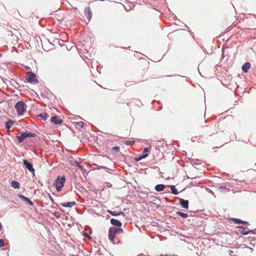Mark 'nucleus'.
Returning <instances> with one entry per match:
<instances>
[{
    "mask_svg": "<svg viewBox=\"0 0 256 256\" xmlns=\"http://www.w3.org/2000/svg\"><path fill=\"white\" fill-rule=\"evenodd\" d=\"M246 248H250V250H252V251H253V248H250V247H248V246H246Z\"/></svg>",
    "mask_w": 256,
    "mask_h": 256,
    "instance_id": "obj_46",
    "label": "nucleus"
},
{
    "mask_svg": "<svg viewBox=\"0 0 256 256\" xmlns=\"http://www.w3.org/2000/svg\"><path fill=\"white\" fill-rule=\"evenodd\" d=\"M48 198H49L50 199V201L52 202L53 204H56V206H58V204H56L54 202V198H52V196H51V195H50V194H48Z\"/></svg>",
    "mask_w": 256,
    "mask_h": 256,
    "instance_id": "obj_29",
    "label": "nucleus"
},
{
    "mask_svg": "<svg viewBox=\"0 0 256 256\" xmlns=\"http://www.w3.org/2000/svg\"><path fill=\"white\" fill-rule=\"evenodd\" d=\"M84 14L88 21H90L92 18V12L90 7H86L84 8Z\"/></svg>",
    "mask_w": 256,
    "mask_h": 256,
    "instance_id": "obj_11",
    "label": "nucleus"
},
{
    "mask_svg": "<svg viewBox=\"0 0 256 256\" xmlns=\"http://www.w3.org/2000/svg\"><path fill=\"white\" fill-rule=\"evenodd\" d=\"M84 173H86V170H84Z\"/></svg>",
    "mask_w": 256,
    "mask_h": 256,
    "instance_id": "obj_55",
    "label": "nucleus"
},
{
    "mask_svg": "<svg viewBox=\"0 0 256 256\" xmlns=\"http://www.w3.org/2000/svg\"><path fill=\"white\" fill-rule=\"evenodd\" d=\"M236 228H238V230L237 232L244 236H246L250 233H254L253 230H248L246 227H244L242 226H238Z\"/></svg>",
    "mask_w": 256,
    "mask_h": 256,
    "instance_id": "obj_7",
    "label": "nucleus"
},
{
    "mask_svg": "<svg viewBox=\"0 0 256 256\" xmlns=\"http://www.w3.org/2000/svg\"><path fill=\"white\" fill-rule=\"evenodd\" d=\"M149 151V149L148 148H144L143 150V153L148 154L147 152Z\"/></svg>",
    "mask_w": 256,
    "mask_h": 256,
    "instance_id": "obj_35",
    "label": "nucleus"
},
{
    "mask_svg": "<svg viewBox=\"0 0 256 256\" xmlns=\"http://www.w3.org/2000/svg\"><path fill=\"white\" fill-rule=\"evenodd\" d=\"M112 150L116 152H118L120 150V147L118 146H114L112 148Z\"/></svg>",
    "mask_w": 256,
    "mask_h": 256,
    "instance_id": "obj_28",
    "label": "nucleus"
},
{
    "mask_svg": "<svg viewBox=\"0 0 256 256\" xmlns=\"http://www.w3.org/2000/svg\"><path fill=\"white\" fill-rule=\"evenodd\" d=\"M130 46L128 47V49L130 50Z\"/></svg>",
    "mask_w": 256,
    "mask_h": 256,
    "instance_id": "obj_53",
    "label": "nucleus"
},
{
    "mask_svg": "<svg viewBox=\"0 0 256 256\" xmlns=\"http://www.w3.org/2000/svg\"><path fill=\"white\" fill-rule=\"evenodd\" d=\"M136 141L134 140H126L124 142V144L127 146H132L135 143Z\"/></svg>",
    "mask_w": 256,
    "mask_h": 256,
    "instance_id": "obj_22",
    "label": "nucleus"
},
{
    "mask_svg": "<svg viewBox=\"0 0 256 256\" xmlns=\"http://www.w3.org/2000/svg\"><path fill=\"white\" fill-rule=\"evenodd\" d=\"M76 124L80 128H82L84 126V124L82 122H76Z\"/></svg>",
    "mask_w": 256,
    "mask_h": 256,
    "instance_id": "obj_27",
    "label": "nucleus"
},
{
    "mask_svg": "<svg viewBox=\"0 0 256 256\" xmlns=\"http://www.w3.org/2000/svg\"><path fill=\"white\" fill-rule=\"evenodd\" d=\"M117 230L118 231V234H122L124 232V230L120 227L118 228L117 227Z\"/></svg>",
    "mask_w": 256,
    "mask_h": 256,
    "instance_id": "obj_31",
    "label": "nucleus"
},
{
    "mask_svg": "<svg viewBox=\"0 0 256 256\" xmlns=\"http://www.w3.org/2000/svg\"><path fill=\"white\" fill-rule=\"evenodd\" d=\"M2 56V54H0V58H1Z\"/></svg>",
    "mask_w": 256,
    "mask_h": 256,
    "instance_id": "obj_51",
    "label": "nucleus"
},
{
    "mask_svg": "<svg viewBox=\"0 0 256 256\" xmlns=\"http://www.w3.org/2000/svg\"><path fill=\"white\" fill-rule=\"evenodd\" d=\"M181 76V77H184L183 76H180L179 74L168 75V76H165L166 77H171V76Z\"/></svg>",
    "mask_w": 256,
    "mask_h": 256,
    "instance_id": "obj_37",
    "label": "nucleus"
},
{
    "mask_svg": "<svg viewBox=\"0 0 256 256\" xmlns=\"http://www.w3.org/2000/svg\"><path fill=\"white\" fill-rule=\"evenodd\" d=\"M230 220L234 224H244L248 226L250 224L249 222L246 221L242 220L238 218H230Z\"/></svg>",
    "mask_w": 256,
    "mask_h": 256,
    "instance_id": "obj_8",
    "label": "nucleus"
},
{
    "mask_svg": "<svg viewBox=\"0 0 256 256\" xmlns=\"http://www.w3.org/2000/svg\"><path fill=\"white\" fill-rule=\"evenodd\" d=\"M52 122L55 124H60L62 123L63 120L62 119H60L58 117L55 115L51 118Z\"/></svg>",
    "mask_w": 256,
    "mask_h": 256,
    "instance_id": "obj_12",
    "label": "nucleus"
},
{
    "mask_svg": "<svg viewBox=\"0 0 256 256\" xmlns=\"http://www.w3.org/2000/svg\"><path fill=\"white\" fill-rule=\"evenodd\" d=\"M11 186L14 188L18 189L20 187V184L16 180H12L11 182Z\"/></svg>",
    "mask_w": 256,
    "mask_h": 256,
    "instance_id": "obj_20",
    "label": "nucleus"
},
{
    "mask_svg": "<svg viewBox=\"0 0 256 256\" xmlns=\"http://www.w3.org/2000/svg\"><path fill=\"white\" fill-rule=\"evenodd\" d=\"M14 121L12 119L8 118L6 122H5V128L8 130H9L10 128L12 127L13 124H14Z\"/></svg>",
    "mask_w": 256,
    "mask_h": 256,
    "instance_id": "obj_14",
    "label": "nucleus"
},
{
    "mask_svg": "<svg viewBox=\"0 0 256 256\" xmlns=\"http://www.w3.org/2000/svg\"><path fill=\"white\" fill-rule=\"evenodd\" d=\"M122 215L124 216H126L125 214L122 211L118 212V216Z\"/></svg>",
    "mask_w": 256,
    "mask_h": 256,
    "instance_id": "obj_33",
    "label": "nucleus"
},
{
    "mask_svg": "<svg viewBox=\"0 0 256 256\" xmlns=\"http://www.w3.org/2000/svg\"><path fill=\"white\" fill-rule=\"evenodd\" d=\"M60 210H62V212H64V210H63L61 208H60Z\"/></svg>",
    "mask_w": 256,
    "mask_h": 256,
    "instance_id": "obj_50",
    "label": "nucleus"
},
{
    "mask_svg": "<svg viewBox=\"0 0 256 256\" xmlns=\"http://www.w3.org/2000/svg\"><path fill=\"white\" fill-rule=\"evenodd\" d=\"M74 165L81 170H83L84 168L81 164L78 161H74Z\"/></svg>",
    "mask_w": 256,
    "mask_h": 256,
    "instance_id": "obj_25",
    "label": "nucleus"
},
{
    "mask_svg": "<svg viewBox=\"0 0 256 256\" xmlns=\"http://www.w3.org/2000/svg\"><path fill=\"white\" fill-rule=\"evenodd\" d=\"M254 230V232L253 234H256V228L255 230Z\"/></svg>",
    "mask_w": 256,
    "mask_h": 256,
    "instance_id": "obj_43",
    "label": "nucleus"
},
{
    "mask_svg": "<svg viewBox=\"0 0 256 256\" xmlns=\"http://www.w3.org/2000/svg\"><path fill=\"white\" fill-rule=\"evenodd\" d=\"M26 78L28 82L31 84H36L38 82L36 78V74L32 72H27Z\"/></svg>",
    "mask_w": 256,
    "mask_h": 256,
    "instance_id": "obj_5",
    "label": "nucleus"
},
{
    "mask_svg": "<svg viewBox=\"0 0 256 256\" xmlns=\"http://www.w3.org/2000/svg\"><path fill=\"white\" fill-rule=\"evenodd\" d=\"M23 164L26 169L32 173L33 177H36L35 170L33 167L32 164L28 162L27 160L24 159L23 160Z\"/></svg>",
    "mask_w": 256,
    "mask_h": 256,
    "instance_id": "obj_6",
    "label": "nucleus"
},
{
    "mask_svg": "<svg viewBox=\"0 0 256 256\" xmlns=\"http://www.w3.org/2000/svg\"><path fill=\"white\" fill-rule=\"evenodd\" d=\"M102 168H104V169H106V168H106V166H102Z\"/></svg>",
    "mask_w": 256,
    "mask_h": 256,
    "instance_id": "obj_48",
    "label": "nucleus"
},
{
    "mask_svg": "<svg viewBox=\"0 0 256 256\" xmlns=\"http://www.w3.org/2000/svg\"><path fill=\"white\" fill-rule=\"evenodd\" d=\"M84 173H86V170H84Z\"/></svg>",
    "mask_w": 256,
    "mask_h": 256,
    "instance_id": "obj_54",
    "label": "nucleus"
},
{
    "mask_svg": "<svg viewBox=\"0 0 256 256\" xmlns=\"http://www.w3.org/2000/svg\"><path fill=\"white\" fill-rule=\"evenodd\" d=\"M84 173H86V170H84Z\"/></svg>",
    "mask_w": 256,
    "mask_h": 256,
    "instance_id": "obj_56",
    "label": "nucleus"
},
{
    "mask_svg": "<svg viewBox=\"0 0 256 256\" xmlns=\"http://www.w3.org/2000/svg\"><path fill=\"white\" fill-rule=\"evenodd\" d=\"M250 66V64L249 62H246L242 66V69L244 72H247Z\"/></svg>",
    "mask_w": 256,
    "mask_h": 256,
    "instance_id": "obj_17",
    "label": "nucleus"
},
{
    "mask_svg": "<svg viewBox=\"0 0 256 256\" xmlns=\"http://www.w3.org/2000/svg\"><path fill=\"white\" fill-rule=\"evenodd\" d=\"M27 106L22 100H19L16 102L14 108L19 116H22L26 111Z\"/></svg>",
    "mask_w": 256,
    "mask_h": 256,
    "instance_id": "obj_2",
    "label": "nucleus"
},
{
    "mask_svg": "<svg viewBox=\"0 0 256 256\" xmlns=\"http://www.w3.org/2000/svg\"><path fill=\"white\" fill-rule=\"evenodd\" d=\"M82 235L88 238V240H92V237L91 236H90L85 231H82Z\"/></svg>",
    "mask_w": 256,
    "mask_h": 256,
    "instance_id": "obj_23",
    "label": "nucleus"
},
{
    "mask_svg": "<svg viewBox=\"0 0 256 256\" xmlns=\"http://www.w3.org/2000/svg\"><path fill=\"white\" fill-rule=\"evenodd\" d=\"M196 161H197V162H198V161H199V160H198V159H196Z\"/></svg>",
    "mask_w": 256,
    "mask_h": 256,
    "instance_id": "obj_52",
    "label": "nucleus"
},
{
    "mask_svg": "<svg viewBox=\"0 0 256 256\" xmlns=\"http://www.w3.org/2000/svg\"><path fill=\"white\" fill-rule=\"evenodd\" d=\"M220 189H222V190H226V186H220Z\"/></svg>",
    "mask_w": 256,
    "mask_h": 256,
    "instance_id": "obj_38",
    "label": "nucleus"
},
{
    "mask_svg": "<svg viewBox=\"0 0 256 256\" xmlns=\"http://www.w3.org/2000/svg\"><path fill=\"white\" fill-rule=\"evenodd\" d=\"M60 204L66 208H72L76 204V202L74 201L69 202H62Z\"/></svg>",
    "mask_w": 256,
    "mask_h": 256,
    "instance_id": "obj_15",
    "label": "nucleus"
},
{
    "mask_svg": "<svg viewBox=\"0 0 256 256\" xmlns=\"http://www.w3.org/2000/svg\"><path fill=\"white\" fill-rule=\"evenodd\" d=\"M222 54H224V48H222Z\"/></svg>",
    "mask_w": 256,
    "mask_h": 256,
    "instance_id": "obj_49",
    "label": "nucleus"
},
{
    "mask_svg": "<svg viewBox=\"0 0 256 256\" xmlns=\"http://www.w3.org/2000/svg\"><path fill=\"white\" fill-rule=\"evenodd\" d=\"M18 197L23 202H26V204H28V205L30 206H33L34 204V202L25 196H24L18 194Z\"/></svg>",
    "mask_w": 256,
    "mask_h": 256,
    "instance_id": "obj_10",
    "label": "nucleus"
},
{
    "mask_svg": "<svg viewBox=\"0 0 256 256\" xmlns=\"http://www.w3.org/2000/svg\"><path fill=\"white\" fill-rule=\"evenodd\" d=\"M190 34L192 35V36H193L194 33L192 32H190Z\"/></svg>",
    "mask_w": 256,
    "mask_h": 256,
    "instance_id": "obj_44",
    "label": "nucleus"
},
{
    "mask_svg": "<svg viewBox=\"0 0 256 256\" xmlns=\"http://www.w3.org/2000/svg\"><path fill=\"white\" fill-rule=\"evenodd\" d=\"M52 214L54 215L57 218H59L61 216V213L58 211L54 212Z\"/></svg>",
    "mask_w": 256,
    "mask_h": 256,
    "instance_id": "obj_24",
    "label": "nucleus"
},
{
    "mask_svg": "<svg viewBox=\"0 0 256 256\" xmlns=\"http://www.w3.org/2000/svg\"><path fill=\"white\" fill-rule=\"evenodd\" d=\"M7 249H8V248H2V250H6Z\"/></svg>",
    "mask_w": 256,
    "mask_h": 256,
    "instance_id": "obj_42",
    "label": "nucleus"
},
{
    "mask_svg": "<svg viewBox=\"0 0 256 256\" xmlns=\"http://www.w3.org/2000/svg\"><path fill=\"white\" fill-rule=\"evenodd\" d=\"M66 180V179L64 176H58L54 180V185L55 186L58 192L62 190V187L64 185Z\"/></svg>",
    "mask_w": 256,
    "mask_h": 256,
    "instance_id": "obj_1",
    "label": "nucleus"
},
{
    "mask_svg": "<svg viewBox=\"0 0 256 256\" xmlns=\"http://www.w3.org/2000/svg\"><path fill=\"white\" fill-rule=\"evenodd\" d=\"M36 134L35 133L26 131L25 132H22L20 135L17 134L16 138L18 139V143L20 144L24 140L28 138H34L36 137Z\"/></svg>",
    "mask_w": 256,
    "mask_h": 256,
    "instance_id": "obj_3",
    "label": "nucleus"
},
{
    "mask_svg": "<svg viewBox=\"0 0 256 256\" xmlns=\"http://www.w3.org/2000/svg\"><path fill=\"white\" fill-rule=\"evenodd\" d=\"M168 256V254H160V255L159 256Z\"/></svg>",
    "mask_w": 256,
    "mask_h": 256,
    "instance_id": "obj_41",
    "label": "nucleus"
},
{
    "mask_svg": "<svg viewBox=\"0 0 256 256\" xmlns=\"http://www.w3.org/2000/svg\"><path fill=\"white\" fill-rule=\"evenodd\" d=\"M110 222L112 225L114 226H113L120 227L122 226V223L120 220H118L117 219H114V218H112L110 220Z\"/></svg>",
    "mask_w": 256,
    "mask_h": 256,
    "instance_id": "obj_13",
    "label": "nucleus"
},
{
    "mask_svg": "<svg viewBox=\"0 0 256 256\" xmlns=\"http://www.w3.org/2000/svg\"><path fill=\"white\" fill-rule=\"evenodd\" d=\"M118 234H119L118 232V231L117 230V227L111 226L109 228L108 237L110 241L113 244H118L120 242V241L116 242L114 240L116 236Z\"/></svg>",
    "mask_w": 256,
    "mask_h": 256,
    "instance_id": "obj_4",
    "label": "nucleus"
},
{
    "mask_svg": "<svg viewBox=\"0 0 256 256\" xmlns=\"http://www.w3.org/2000/svg\"><path fill=\"white\" fill-rule=\"evenodd\" d=\"M76 188H81L82 189H84V188L83 187V186L80 183V182H77L76 184Z\"/></svg>",
    "mask_w": 256,
    "mask_h": 256,
    "instance_id": "obj_30",
    "label": "nucleus"
},
{
    "mask_svg": "<svg viewBox=\"0 0 256 256\" xmlns=\"http://www.w3.org/2000/svg\"><path fill=\"white\" fill-rule=\"evenodd\" d=\"M176 200H179V204L184 208L188 209L189 206V202L188 200H185L182 198H176Z\"/></svg>",
    "mask_w": 256,
    "mask_h": 256,
    "instance_id": "obj_9",
    "label": "nucleus"
},
{
    "mask_svg": "<svg viewBox=\"0 0 256 256\" xmlns=\"http://www.w3.org/2000/svg\"><path fill=\"white\" fill-rule=\"evenodd\" d=\"M193 213H196V212H192Z\"/></svg>",
    "mask_w": 256,
    "mask_h": 256,
    "instance_id": "obj_58",
    "label": "nucleus"
},
{
    "mask_svg": "<svg viewBox=\"0 0 256 256\" xmlns=\"http://www.w3.org/2000/svg\"><path fill=\"white\" fill-rule=\"evenodd\" d=\"M168 186L170 188V192L174 195H178L180 192L178 190L174 185H170Z\"/></svg>",
    "mask_w": 256,
    "mask_h": 256,
    "instance_id": "obj_18",
    "label": "nucleus"
},
{
    "mask_svg": "<svg viewBox=\"0 0 256 256\" xmlns=\"http://www.w3.org/2000/svg\"><path fill=\"white\" fill-rule=\"evenodd\" d=\"M84 173H86V170H84Z\"/></svg>",
    "mask_w": 256,
    "mask_h": 256,
    "instance_id": "obj_57",
    "label": "nucleus"
},
{
    "mask_svg": "<svg viewBox=\"0 0 256 256\" xmlns=\"http://www.w3.org/2000/svg\"><path fill=\"white\" fill-rule=\"evenodd\" d=\"M164 199H165V200H166V202H172V200H169V199H168V198H164Z\"/></svg>",
    "mask_w": 256,
    "mask_h": 256,
    "instance_id": "obj_39",
    "label": "nucleus"
},
{
    "mask_svg": "<svg viewBox=\"0 0 256 256\" xmlns=\"http://www.w3.org/2000/svg\"><path fill=\"white\" fill-rule=\"evenodd\" d=\"M134 160H135L136 162H139V161L141 160H142V158H141L140 156H138V157H136V158H135Z\"/></svg>",
    "mask_w": 256,
    "mask_h": 256,
    "instance_id": "obj_36",
    "label": "nucleus"
},
{
    "mask_svg": "<svg viewBox=\"0 0 256 256\" xmlns=\"http://www.w3.org/2000/svg\"><path fill=\"white\" fill-rule=\"evenodd\" d=\"M108 212L113 216H118V212L108 210Z\"/></svg>",
    "mask_w": 256,
    "mask_h": 256,
    "instance_id": "obj_26",
    "label": "nucleus"
},
{
    "mask_svg": "<svg viewBox=\"0 0 256 256\" xmlns=\"http://www.w3.org/2000/svg\"><path fill=\"white\" fill-rule=\"evenodd\" d=\"M166 186L164 184H158L155 186L154 190L158 192H160L164 190Z\"/></svg>",
    "mask_w": 256,
    "mask_h": 256,
    "instance_id": "obj_16",
    "label": "nucleus"
},
{
    "mask_svg": "<svg viewBox=\"0 0 256 256\" xmlns=\"http://www.w3.org/2000/svg\"><path fill=\"white\" fill-rule=\"evenodd\" d=\"M176 214L180 216L183 218H186L188 216V214L186 213L182 212L180 211H178L176 212Z\"/></svg>",
    "mask_w": 256,
    "mask_h": 256,
    "instance_id": "obj_21",
    "label": "nucleus"
},
{
    "mask_svg": "<svg viewBox=\"0 0 256 256\" xmlns=\"http://www.w3.org/2000/svg\"><path fill=\"white\" fill-rule=\"evenodd\" d=\"M176 198H175L174 200L173 201H172L171 202L174 203L176 202Z\"/></svg>",
    "mask_w": 256,
    "mask_h": 256,
    "instance_id": "obj_47",
    "label": "nucleus"
},
{
    "mask_svg": "<svg viewBox=\"0 0 256 256\" xmlns=\"http://www.w3.org/2000/svg\"><path fill=\"white\" fill-rule=\"evenodd\" d=\"M38 117L46 121L48 118V114L46 112L40 113L38 115Z\"/></svg>",
    "mask_w": 256,
    "mask_h": 256,
    "instance_id": "obj_19",
    "label": "nucleus"
},
{
    "mask_svg": "<svg viewBox=\"0 0 256 256\" xmlns=\"http://www.w3.org/2000/svg\"><path fill=\"white\" fill-rule=\"evenodd\" d=\"M4 246V240L3 239H0V248Z\"/></svg>",
    "mask_w": 256,
    "mask_h": 256,
    "instance_id": "obj_34",
    "label": "nucleus"
},
{
    "mask_svg": "<svg viewBox=\"0 0 256 256\" xmlns=\"http://www.w3.org/2000/svg\"><path fill=\"white\" fill-rule=\"evenodd\" d=\"M148 156V154H143L140 156V157H141L142 160L144 158H147Z\"/></svg>",
    "mask_w": 256,
    "mask_h": 256,
    "instance_id": "obj_32",
    "label": "nucleus"
},
{
    "mask_svg": "<svg viewBox=\"0 0 256 256\" xmlns=\"http://www.w3.org/2000/svg\"><path fill=\"white\" fill-rule=\"evenodd\" d=\"M194 138H192V142H194V141H195Z\"/></svg>",
    "mask_w": 256,
    "mask_h": 256,
    "instance_id": "obj_45",
    "label": "nucleus"
},
{
    "mask_svg": "<svg viewBox=\"0 0 256 256\" xmlns=\"http://www.w3.org/2000/svg\"><path fill=\"white\" fill-rule=\"evenodd\" d=\"M170 192L168 190H165V192H164V193H170Z\"/></svg>",
    "mask_w": 256,
    "mask_h": 256,
    "instance_id": "obj_40",
    "label": "nucleus"
}]
</instances>
